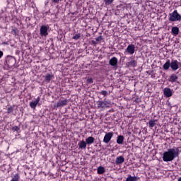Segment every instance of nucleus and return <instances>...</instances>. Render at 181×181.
<instances>
[{
    "label": "nucleus",
    "instance_id": "32",
    "mask_svg": "<svg viewBox=\"0 0 181 181\" xmlns=\"http://www.w3.org/2000/svg\"><path fill=\"white\" fill-rule=\"evenodd\" d=\"M101 94L103 95H107V91L106 90H102Z\"/></svg>",
    "mask_w": 181,
    "mask_h": 181
},
{
    "label": "nucleus",
    "instance_id": "14",
    "mask_svg": "<svg viewBox=\"0 0 181 181\" xmlns=\"http://www.w3.org/2000/svg\"><path fill=\"white\" fill-rule=\"evenodd\" d=\"M139 180V177L132 176L129 175L125 181H138Z\"/></svg>",
    "mask_w": 181,
    "mask_h": 181
},
{
    "label": "nucleus",
    "instance_id": "21",
    "mask_svg": "<svg viewBox=\"0 0 181 181\" xmlns=\"http://www.w3.org/2000/svg\"><path fill=\"white\" fill-rule=\"evenodd\" d=\"M105 173V168L103 166H100L98 168V175H103Z\"/></svg>",
    "mask_w": 181,
    "mask_h": 181
},
{
    "label": "nucleus",
    "instance_id": "13",
    "mask_svg": "<svg viewBox=\"0 0 181 181\" xmlns=\"http://www.w3.org/2000/svg\"><path fill=\"white\" fill-rule=\"evenodd\" d=\"M79 149H86L87 148V143L84 140L81 141L78 144Z\"/></svg>",
    "mask_w": 181,
    "mask_h": 181
},
{
    "label": "nucleus",
    "instance_id": "17",
    "mask_svg": "<svg viewBox=\"0 0 181 181\" xmlns=\"http://www.w3.org/2000/svg\"><path fill=\"white\" fill-rule=\"evenodd\" d=\"M127 66L128 67H136V61L132 60L129 62L127 63Z\"/></svg>",
    "mask_w": 181,
    "mask_h": 181
},
{
    "label": "nucleus",
    "instance_id": "37",
    "mask_svg": "<svg viewBox=\"0 0 181 181\" xmlns=\"http://www.w3.org/2000/svg\"><path fill=\"white\" fill-rule=\"evenodd\" d=\"M178 181H181V177H180V178L178 179Z\"/></svg>",
    "mask_w": 181,
    "mask_h": 181
},
{
    "label": "nucleus",
    "instance_id": "3",
    "mask_svg": "<svg viewBox=\"0 0 181 181\" xmlns=\"http://www.w3.org/2000/svg\"><path fill=\"white\" fill-rule=\"evenodd\" d=\"M169 21L170 22H180L181 15L179 14L177 10H175L173 13L169 14Z\"/></svg>",
    "mask_w": 181,
    "mask_h": 181
},
{
    "label": "nucleus",
    "instance_id": "11",
    "mask_svg": "<svg viewBox=\"0 0 181 181\" xmlns=\"http://www.w3.org/2000/svg\"><path fill=\"white\" fill-rule=\"evenodd\" d=\"M109 64L110 66H112V67H117V64H118V59L115 57H113L110 61Z\"/></svg>",
    "mask_w": 181,
    "mask_h": 181
},
{
    "label": "nucleus",
    "instance_id": "4",
    "mask_svg": "<svg viewBox=\"0 0 181 181\" xmlns=\"http://www.w3.org/2000/svg\"><path fill=\"white\" fill-rule=\"evenodd\" d=\"M47 30H49V26L42 25L40 28V36H42V37H46V36L49 35V33H47Z\"/></svg>",
    "mask_w": 181,
    "mask_h": 181
},
{
    "label": "nucleus",
    "instance_id": "26",
    "mask_svg": "<svg viewBox=\"0 0 181 181\" xmlns=\"http://www.w3.org/2000/svg\"><path fill=\"white\" fill-rule=\"evenodd\" d=\"M12 131H13V132H18V134H19V132H21V128H19V127L18 126H15L13 127H12Z\"/></svg>",
    "mask_w": 181,
    "mask_h": 181
},
{
    "label": "nucleus",
    "instance_id": "25",
    "mask_svg": "<svg viewBox=\"0 0 181 181\" xmlns=\"http://www.w3.org/2000/svg\"><path fill=\"white\" fill-rule=\"evenodd\" d=\"M103 103L105 105V108L110 107V105H111V102L110 100H104Z\"/></svg>",
    "mask_w": 181,
    "mask_h": 181
},
{
    "label": "nucleus",
    "instance_id": "19",
    "mask_svg": "<svg viewBox=\"0 0 181 181\" xmlns=\"http://www.w3.org/2000/svg\"><path fill=\"white\" fill-rule=\"evenodd\" d=\"M117 144H119V145L124 144V136L120 135L117 137Z\"/></svg>",
    "mask_w": 181,
    "mask_h": 181
},
{
    "label": "nucleus",
    "instance_id": "6",
    "mask_svg": "<svg viewBox=\"0 0 181 181\" xmlns=\"http://www.w3.org/2000/svg\"><path fill=\"white\" fill-rule=\"evenodd\" d=\"M112 136H114V133L112 132L107 133L104 136L103 142H105V144H108V142L111 141V139L112 138Z\"/></svg>",
    "mask_w": 181,
    "mask_h": 181
},
{
    "label": "nucleus",
    "instance_id": "28",
    "mask_svg": "<svg viewBox=\"0 0 181 181\" xmlns=\"http://www.w3.org/2000/svg\"><path fill=\"white\" fill-rule=\"evenodd\" d=\"M80 37H81V34L78 33V34H75L73 37V39H74L75 40H78V39H80Z\"/></svg>",
    "mask_w": 181,
    "mask_h": 181
},
{
    "label": "nucleus",
    "instance_id": "12",
    "mask_svg": "<svg viewBox=\"0 0 181 181\" xmlns=\"http://www.w3.org/2000/svg\"><path fill=\"white\" fill-rule=\"evenodd\" d=\"M125 162V158L124 156H120L116 158L115 163L116 165H122V163Z\"/></svg>",
    "mask_w": 181,
    "mask_h": 181
},
{
    "label": "nucleus",
    "instance_id": "22",
    "mask_svg": "<svg viewBox=\"0 0 181 181\" xmlns=\"http://www.w3.org/2000/svg\"><path fill=\"white\" fill-rule=\"evenodd\" d=\"M169 67H170V60L168 59L163 65V69L164 70H169Z\"/></svg>",
    "mask_w": 181,
    "mask_h": 181
},
{
    "label": "nucleus",
    "instance_id": "27",
    "mask_svg": "<svg viewBox=\"0 0 181 181\" xmlns=\"http://www.w3.org/2000/svg\"><path fill=\"white\" fill-rule=\"evenodd\" d=\"M13 106H10L7 108V114H12L13 112Z\"/></svg>",
    "mask_w": 181,
    "mask_h": 181
},
{
    "label": "nucleus",
    "instance_id": "23",
    "mask_svg": "<svg viewBox=\"0 0 181 181\" xmlns=\"http://www.w3.org/2000/svg\"><path fill=\"white\" fill-rule=\"evenodd\" d=\"M64 105H67V100H60L58 103H57V107H64Z\"/></svg>",
    "mask_w": 181,
    "mask_h": 181
},
{
    "label": "nucleus",
    "instance_id": "9",
    "mask_svg": "<svg viewBox=\"0 0 181 181\" xmlns=\"http://www.w3.org/2000/svg\"><path fill=\"white\" fill-rule=\"evenodd\" d=\"M54 77V75H53L52 74H47L45 76L44 81L45 83H50V81H52V80H53Z\"/></svg>",
    "mask_w": 181,
    "mask_h": 181
},
{
    "label": "nucleus",
    "instance_id": "33",
    "mask_svg": "<svg viewBox=\"0 0 181 181\" xmlns=\"http://www.w3.org/2000/svg\"><path fill=\"white\" fill-rule=\"evenodd\" d=\"M54 4H59L60 2V0H52Z\"/></svg>",
    "mask_w": 181,
    "mask_h": 181
},
{
    "label": "nucleus",
    "instance_id": "35",
    "mask_svg": "<svg viewBox=\"0 0 181 181\" xmlns=\"http://www.w3.org/2000/svg\"><path fill=\"white\" fill-rule=\"evenodd\" d=\"M92 43H93V45H97V42L94 40L92 41Z\"/></svg>",
    "mask_w": 181,
    "mask_h": 181
},
{
    "label": "nucleus",
    "instance_id": "16",
    "mask_svg": "<svg viewBox=\"0 0 181 181\" xmlns=\"http://www.w3.org/2000/svg\"><path fill=\"white\" fill-rule=\"evenodd\" d=\"M179 28L177 27H173L171 30L172 35H174V36H177L179 35Z\"/></svg>",
    "mask_w": 181,
    "mask_h": 181
},
{
    "label": "nucleus",
    "instance_id": "7",
    "mask_svg": "<svg viewBox=\"0 0 181 181\" xmlns=\"http://www.w3.org/2000/svg\"><path fill=\"white\" fill-rule=\"evenodd\" d=\"M170 64L172 70L176 71L179 69V62L177 60H173Z\"/></svg>",
    "mask_w": 181,
    "mask_h": 181
},
{
    "label": "nucleus",
    "instance_id": "18",
    "mask_svg": "<svg viewBox=\"0 0 181 181\" xmlns=\"http://www.w3.org/2000/svg\"><path fill=\"white\" fill-rule=\"evenodd\" d=\"M156 125V119H151L148 122V127L151 129Z\"/></svg>",
    "mask_w": 181,
    "mask_h": 181
},
{
    "label": "nucleus",
    "instance_id": "34",
    "mask_svg": "<svg viewBox=\"0 0 181 181\" xmlns=\"http://www.w3.org/2000/svg\"><path fill=\"white\" fill-rule=\"evenodd\" d=\"M4 56V52L0 51V59Z\"/></svg>",
    "mask_w": 181,
    "mask_h": 181
},
{
    "label": "nucleus",
    "instance_id": "5",
    "mask_svg": "<svg viewBox=\"0 0 181 181\" xmlns=\"http://www.w3.org/2000/svg\"><path fill=\"white\" fill-rule=\"evenodd\" d=\"M163 94L167 98L169 97H172V95H173V90L169 88H165L163 89Z\"/></svg>",
    "mask_w": 181,
    "mask_h": 181
},
{
    "label": "nucleus",
    "instance_id": "15",
    "mask_svg": "<svg viewBox=\"0 0 181 181\" xmlns=\"http://www.w3.org/2000/svg\"><path fill=\"white\" fill-rule=\"evenodd\" d=\"M168 81H170V83H176V81H177V76L175 74H173L170 76Z\"/></svg>",
    "mask_w": 181,
    "mask_h": 181
},
{
    "label": "nucleus",
    "instance_id": "29",
    "mask_svg": "<svg viewBox=\"0 0 181 181\" xmlns=\"http://www.w3.org/2000/svg\"><path fill=\"white\" fill-rule=\"evenodd\" d=\"M105 4L106 6L111 5L114 2V0H104Z\"/></svg>",
    "mask_w": 181,
    "mask_h": 181
},
{
    "label": "nucleus",
    "instance_id": "20",
    "mask_svg": "<svg viewBox=\"0 0 181 181\" xmlns=\"http://www.w3.org/2000/svg\"><path fill=\"white\" fill-rule=\"evenodd\" d=\"M86 144L88 145H91L92 144H94V137L93 136H89L86 139Z\"/></svg>",
    "mask_w": 181,
    "mask_h": 181
},
{
    "label": "nucleus",
    "instance_id": "36",
    "mask_svg": "<svg viewBox=\"0 0 181 181\" xmlns=\"http://www.w3.org/2000/svg\"><path fill=\"white\" fill-rule=\"evenodd\" d=\"M12 32H14V33H16V30L13 29V30H12Z\"/></svg>",
    "mask_w": 181,
    "mask_h": 181
},
{
    "label": "nucleus",
    "instance_id": "24",
    "mask_svg": "<svg viewBox=\"0 0 181 181\" xmlns=\"http://www.w3.org/2000/svg\"><path fill=\"white\" fill-rule=\"evenodd\" d=\"M98 108H105V106L104 105V101H98Z\"/></svg>",
    "mask_w": 181,
    "mask_h": 181
},
{
    "label": "nucleus",
    "instance_id": "30",
    "mask_svg": "<svg viewBox=\"0 0 181 181\" xmlns=\"http://www.w3.org/2000/svg\"><path fill=\"white\" fill-rule=\"evenodd\" d=\"M86 83H88L90 84L93 83V78H90L88 77L86 80Z\"/></svg>",
    "mask_w": 181,
    "mask_h": 181
},
{
    "label": "nucleus",
    "instance_id": "10",
    "mask_svg": "<svg viewBox=\"0 0 181 181\" xmlns=\"http://www.w3.org/2000/svg\"><path fill=\"white\" fill-rule=\"evenodd\" d=\"M40 102V97L38 96L35 100V101H32L30 103V107L31 108H36V107L37 106V104H39Z\"/></svg>",
    "mask_w": 181,
    "mask_h": 181
},
{
    "label": "nucleus",
    "instance_id": "2",
    "mask_svg": "<svg viewBox=\"0 0 181 181\" xmlns=\"http://www.w3.org/2000/svg\"><path fill=\"white\" fill-rule=\"evenodd\" d=\"M4 64L6 70H9V69H15V67H16V66H15V64H16V59L11 55H8L5 58Z\"/></svg>",
    "mask_w": 181,
    "mask_h": 181
},
{
    "label": "nucleus",
    "instance_id": "8",
    "mask_svg": "<svg viewBox=\"0 0 181 181\" xmlns=\"http://www.w3.org/2000/svg\"><path fill=\"white\" fill-rule=\"evenodd\" d=\"M126 52H127L129 54H134L135 53V45L132 44L128 45L127 48L126 49Z\"/></svg>",
    "mask_w": 181,
    "mask_h": 181
},
{
    "label": "nucleus",
    "instance_id": "1",
    "mask_svg": "<svg viewBox=\"0 0 181 181\" xmlns=\"http://www.w3.org/2000/svg\"><path fill=\"white\" fill-rule=\"evenodd\" d=\"M180 155L179 148L174 147L168 149L163 153V160L164 162H172L177 158Z\"/></svg>",
    "mask_w": 181,
    "mask_h": 181
},
{
    "label": "nucleus",
    "instance_id": "31",
    "mask_svg": "<svg viewBox=\"0 0 181 181\" xmlns=\"http://www.w3.org/2000/svg\"><path fill=\"white\" fill-rule=\"evenodd\" d=\"M96 42H100L101 40H103V37L102 36H99L95 39Z\"/></svg>",
    "mask_w": 181,
    "mask_h": 181
}]
</instances>
